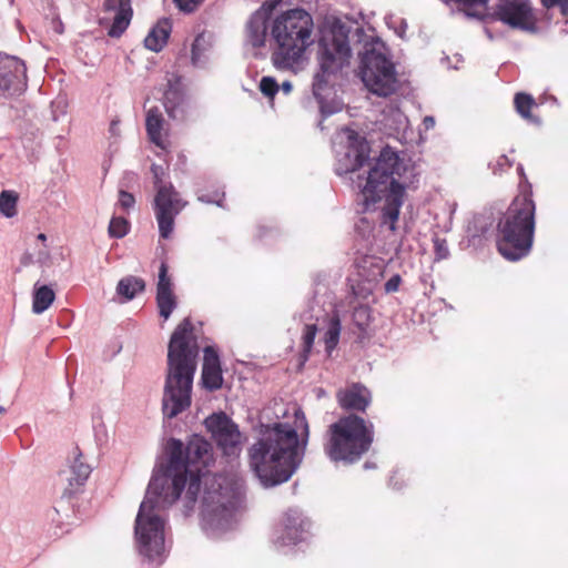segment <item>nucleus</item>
<instances>
[{"instance_id": "a19ab883", "label": "nucleus", "mask_w": 568, "mask_h": 568, "mask_svg": "<svg viewBox=\"0 0 568 568\" xmlns=\"http://www.w3.org/2000/svg\"><path fill=\"white\" fill-rule=\"evenodd\" d=\"M49 258H50V254H49L48 250L42 248L38 252L36 262L39 263L40 265H45L48 263Z\"/></svg>"}, {"instance_id": "39448f33", "label": "nucleus", "mask_w": 568, "mask_h": 568, "mask_svg": "<svg viewBox=\"0 0 568 568\" xmlns=\"http://www.w3.org/2000/svg\"><path fill=\"white\" fill-rule=\"evenodd\" d=\"M192 331L191 320L186 317L178 325L169 343L162 399V410L168 418H174L191 405L197 357V346L190 342Z\"/></svg>"}, {"instance_id": "c756f323", "label": "nucleus", "mask_w": 568, "mask_h": 568, "mask_svg": "<svg viewBox=\"0 0 568 568\" xmlns=\"http://www.w3.org/2000/svg\"><path fill=\"white\" fill-rule=\"evenodd\" d=\"M369 312H371V310L367 305H364V304L355 305L353 307V315H352L354 324L357 327L363 329L368 324Z\"/></svg>"}, {"instance_id": "72a5a7b5", "label": "nucleus", "mask_w": 568, "mask_h": 568, "mask_svg": "<svg viewBox=\"0 0 568 568\" xmlns=\"http://www.w3.org/2000/svg\"><path fill=\"white\" fill-rule=\"evenodd\" d=\"M224 191L215 190L212 193L197 192V200L206 204H215L220 207L223 206Z\"/></svg>"}, {"instance_id": "423d86ee", "label": "nucleus", "mask_w": 568, "mask_h": 568, "mask_svg": "<svg viewBox=\"0 0 568 568\" xmlns=\"http://www.w3.org/2000/svg\"><path fill=\"white\" fill-rule=\"evenodd\" d=\"M351 28L337 21L318 41L317 60L320 70L315 73L312 92L316 99L323 119L338 112L341 106L328 103L333 83L331 78L349 64L352 48L349 45Z\"/></svg>"}, {"instance_id": "09e8293b", "label": "nucleus", "mask_w": 568, "mask_h": 568, "mask_svg": "<svg viewBox=\"0 0 568 568\" xmlns=\"http://www.w3.org/2000/svg\"><path fill=\"white\" fill-rule=\"evenodd\" d=\"M389 485L395 488V489H399L400 487L397 486V481L395 480V475L390 477L389 479Z\"/></svg>"}, {"instance_id": "1a4fd4ad", "label": "nucleus", "mask_w": 568, "mask_h": 568, "mask_svg": "<svg viewBox=\"0 0 568 568\" xmlns=\"http://www.w3.org/2000/svg\"><path fill=\"white\" fill-rule=\"evenodd\" d=\"M358 75L372 93L388 97L396 90L397 78L393 62L386 55L385 44L369 38L358 52Z\"/></svg>"}, {"instance_id": "4c0bfd02", "label": "nucleus", "mask_w": 568, "mask_h": 568, "mask_svg": "<svg viewBox=\"0 0 568 568\" xmlns=\"http://www.w3.org/2000/svg\"><path fill=\"white\" fill-rule=\"evenodd\" d=\"M400 283H402L400 275L399 274H394L385 283V285H384L385 292L386 293H395V292H397L398 288H399Z\"/></svg>"}, {"instance_id": "c85d7f7f", "label": "nucleus", "mask_w": 568, "mask_h": 568, "mask_svg": "<svg viewBox=\"0 0 568 568\" xmlns=\"http://www.w3.org/2000/svg\"><path fill=\"white\" fill-rule=\"evenodd\" d=\"M129 222L124 217L113 216L109 224V235L114 239H122L129 233Z\"/></svg>"}, {"instance_id": "6ab92c4d", "label": "nucleus", "mask_w": 568, "mask_h": 568, "mask_svg": "<svg viewBox=\"0 0 568 568\" xmlns=\"http://www.w3.org/2000/svg\"><path fill=\"white\" fill-rule=\"evenodd\" d=\"M164 108L170 119L176 122H184L190 116V103L184 92L172 84L164 93Z\"/></svg>"}, {"instance_id": "8fccbe9b", "label": "nucleus", "mask_w": 568, "mask_h": 568, "mask_svg": "<svg viewBox=\"0 0 568 568\" xmlns=\"http://www.w3.org/2000/svg\"><path fill=\"white\" fill-rule=\"evenodd\" d=\"M364 468L365 469H374V468H376V465L374 463H372V462H366L364 464Z\"/></svg>"}, {"instance_id": "c03bdc74", "label": "nucleus", "mask_w": 568, "mask_h": 568, "mask_svg": "<svg viewBox=\"0 0 568 568\" xmlns=\"http://www.w3.org/2000/svg\"><path fill=\"white\" fill-rule=\"evenodd\" d=\"M109 131H110V133L112 135H118L119 134V121L118 120H112L111 121Z\"/></svg>"}, {"instance_id": "3c124183", "label": "nucleus", "mask_w": 568, "mask_h": 568, "mask_svg": "<svg viewBox=\"0 0 568 568\" xmlns=\"http://www.w3.org/2000/svg\"><path fill=\"white\" fill-rule=\"evenodd\" d=\"M517 170H518V173L520 174V176H521L523 179H526V175H525V173H524V168H523V165H521V164H519V165L517 166Z\"/></svg>"}, {"instance_id": "b1692460", "label": "nucleus", "mask_w": 568, "mask_h": 568, "mask_svg": "<svg viewBox=\"0 0 568 568\" xmlns=\"http://www.w3.org/2000/svg\"><path fill=\"white\" fill-rule=\"evenodd\" d=\"M55 293L49 285L34 284L32 294V312L42 314L54 302Z\"/></svg>"}, {"instance_id": "bb28decb", "label": "nucleus", "mask_w": 568, "mask_h": 568, "mask_svg": "<svg viewBox=\"0 0 568 568\" xmlns=\"http://www.w3.org/2000/svg\"><path fill=\"white\" fill-rule=\"evenodd\" d=\"M18 195L13 191H2L0 193V213L6 217L17 215Z\"/></svg>"}, {"instance_id": "9d476101", "label": "nucleus", "mask_w": 568, "mask_h": 568, "mask_svg": "<svg viewBox=\"0 0 568 568\" xmlns=\"http://www.w3.org/2000/svg\"><path fill=\"white\" fill-rule=\"evenodd\" d=\"M151 172L156 190L153 206L159 233L162 239H169L173 232L174 220L185 206V202L171 183H163L164 170L161 165L152 164Z\"/></svg>"}, {"instance_id": "37998d69", "label": "nucleus", "mask_w": 568, "mask_h": 568, "mask_svg": "<svg viewBox=\"0 0 568 568\" xmlns=\"http://www.w3.org/2000/svg\"><path fill=\"white\" fill-rule=\"evenodd\" d=\"M352 295L354 298H358V297L365 298L367 296V294L363 293V288L356 287L354 285L352 286Z\"/></svg>"}, {"instance_id": "f3484780", "label": "nucleus", "mask_w": 568, "mask_h": 568, "mask_svg": "<svg viewBox=\"0 0 568 568\" xmlns=\"http://www.w3.org/2000/svg\"><path fill=\"white\" fill-rule=\"evenodd\" d=\"M371 392L359 383H354L337 393V402L345 410L364 412L371 404Z\"/></svg>"}, {"instance_id": "7c9ffc66", "label": "nucleus", "mask_w": 568, "mask_h": 568, "mask_svg": "<svg viewBox=\"0 0 568 568\" xmlns=\"http://www.w3.org/2000/svg\"><path fill=\"white\" fill-rule=\"evenodd\" d=\"M204 43L205 39L203 34H199L192 43L191 61L194 67H200L202 64V55L205 51Z\"/></svg>"}, {"instance_id": "ea45409f", "label": "nucleus", "mask_w": 568, "mask_h": 568, "mask_svg": "<svg viewBox=\"0 0 568 568\" xmlns=\"http://www.w3.org/2000/svg\"><path fill=\"white\" fill-rule=\"evenodd\" d=\"M541 3L546 8L559 6L561 13L568 16V0H541Z\"/></svg>"}, {"instance_id": "f257e3e1", "label": "nucleus", "mask_w": 568, "mask_h": 568, "mask_svg": "<svg viewBox=\"0 0 568 568\" xmlns=\"http://www.w3.org/2000/svg\"><path fill=\"white\" fill-rule=\"evenodd\" d=\"M165 453L168 460L155 465L134 523L140 555L156 566L165 558L164 513L181 497L186 483V507H191L204 479L202 527L211 537L232 527L244 497L240 484L207 470L213 460L212 446L202 436L193 435L186 446L171 438Z\"/></svg>"}, {"instance_id": "412c9836", "label": "nucleus", "mask_w": 568, "mask_h": 568, "mask_svg": "<svg viewBox=\"0 0 568 568\" xmlns=\"http://www.w3.org/2000/svg\"><path fill=\"white\" fill-rule=\"evenodd\" d=\"M171 31V20L169 18L160 19L145 37V48L153 52H160L166 44Z\"/></svg>"}, {"instance_id": "a18cd8bd", "label": "nucleus", "mask_w": 568, "mask_h": 568, "mask_svg": "<svg viewBox=\"0 0 568 568\" xmlns=\"http://www.w3.org/2000/svg\"><path fill=\"white\" fill-rule=\"evenodd\" d=\"M34 262L36 261H33L32 255L30 253H24L23 256L21 257V264L24 266H28Z\"/></svg>"}, {"instance_id": "0eeeda50", "label": "nucleus", "mask_w": 568, "mask_h": 568, "mask_svg": "<svg viewBox=\"0 0 568 568\" xmlns=\"http://www.w3.org/2000/svg\"><path fill=\"white\" fill-rule=\"evenodd\" d=\"M536 205L530 193L517 196L497 224V248L508 261H518L531 250Z\"/></svg>"}, {"instance_id": "473e14b6", "label": "nucleus", "mask_w": 568, "mask_h": 568, "mask_svg": "<svg viewBox=\"0 0 568 568\" xmlns=\"http://www.w3.org/2000/svg\"><path fill=\"white\" fill-rule=\"evenodd\" d=\"M258 88L261 92L270 99H273L280 90V85L273 77H263Z\"/></svg>"}, {"instance_id": "a878e982", "label": "nucleus", "mask_w": 568, "mask_h": 568, "mask_svg": "<svg viewBox=\"0 0 568 568\" xmlns=\"http://www.w3.org/2000/svg\"><path fill=\"white\" fill-rule=\"evenodd\" d=\"M317 333V326L315 324L305 325L303 336H302V353L300 355L301 366L305 364V362L310 358L314 341Z\"/></svg>"}, {"instance_id": "2f4dec72", "label": "nucleus", "mask_w": 568, "mask_h": 568, "mask_svg": "<svg viewBox=\"0 0 568 568\" xmlns=\"http://www.w3.org/2000/svg\"><path fill=\"white\" fill-rule=\"evenodd\" d=\"M445 3L454 2L460 10L465 12L467 17H478V14L471 10L476 6H485L488 0H443Z\"/></svg>"}, {"instance_id": "5701e85b", "label": "nucleus", "mask_w": 568, "mask_h": 568, "mask_svg": "<svg viewBox=\"0 0 568 568\" xmlns=\"http://www.w3.org/2000/svg\"><path fill=\"white\" fill-rule=\"evenodd\" d=\"M342 332V320L339 316V313L337 310H334L331 314L328 322H327V328L324 334V345H325V352L328 356L332 355V352L336 348L339 336Z\"/></svg>"}, {"instance_id": "58836bf2", "label": "nucleus", "mask_w": 568, "mask_h": 568, "mask_svg": "<svg viewBox=\"0 0 568 568\" xmlns=\"http://www.w3.org/2000/svg\"><path fill=\"white\" fill-rule=\"evenodd\" d=\"M435 254L438 260L447 258L449 255V250L447 247L445 240H436L435 241Z\"/></svg>"}, {"instance_id": "49530a36", "label": "nucleus", "mask_w": 568, "mask_h": 568, "mask_svg": "<svg viewBox=\"0 0 568 568\" xmlns=\"http://www.w3.org/2000/svg\"><path fill=\"white\" fill-rule=\"evenodd\" d=\"M281 89H282L286 94H288V93L292 91L293 85H292V83H291L290 81H284V82L282 83V85H281Z\"/></svg>"}, {"instance_id": "393cba45", "label": "nucleus", "mask_w": 568, "mask_h": 568, "mask_svg": "<svg viewBox=\"0 0 568 568\" xmlns=\"http://www.w3.org/2000/svg\"><path fill=\"white\" fill-rule=\"evenodd\" d=\"M144 280L133 275L122 277L116 285L118 295L122 296L125 301L133 300L138 294L144 292Z\"/></svg>"}, {"instance_id": "cd10ccee", "label": "nucleus", "mask_w": 568, "mask_h": 568, "mask_svg": "<svg viewBox=\"0 0 568 568\" xmlns=\"http://www.w3.org/2000/svg\"><path fill=\"white\" fill-rule=\"evenodd\" d=\"M516 111L526 120L535 121L530 109L535 104V101L531 95L527 93L519 92L515 95L514 99Z\"/></svg>"}, {"instance_id": "ddd939ff", "label": "nucleus", "mask_w": 568, "mask_h": 568, "mask_svg": "<svg viewBox=\"0 0 568 568\" xmlns=\"http://www.w3.org/2000/svg\"><path fill=\"white\" fill-rule=\"evenodd\" d=\"M27 89V68L22 60L10 58L0 63V92L4 98L22 94Z\"/></svg>"}, {"instance_id": "864d4df0", "label": "nucleus", "mask_w": 568, "mask_h": 568, "mask_svg": "<svg viewBox=\"0 0 568 568\" xmlns=\"http://www.w3.org/2000/svg\"><path fill=\"white\" fill-rule=\"evenodd\" d=\"M402 24H403V30H405L407 28V23L405 21H402Z\"/></svg>"}, {"instance_id": "20e7f679", "label": "nucleus", "mask_w": 568, "mask_h": 568, "mask_svg": "<svg viewBox=\"0 0 568 568\" xmlns=\"http://www.w3.org/2000/svg\"><path fill=\"white\" fill-rule=\"evenodd\" d=\"M280 3L281 0L266 1L251 16L246 27L247 41L254 48H262L270 31L274 68L296 71L306 49L314 42L313 18L304 9L297 8L282 12L270 22L273 10Z\"/></svg>"}, {"instance_id": "9b49d317", "label": "nucleus", "mask_w": 568, "mask_h": 568, "mask_svg": "<svg viewBox=\"0 0 568 568\" xmlns=\"http://www.w3.org/2000/svg\"><path fill=\"white\" fill-rule=\"evenodd\" d=\"M205 427L224 456L235 459L242 450V434L239 426L224 412L206 417Z\"/></svg>"}, {"instance_id": "a211bd4d", "label": "nucleus", "mask_w": 568, "mask_h": 568, "mask_svg": "<svg viewBox=\"0 0 568 568\" xmlns=\"http://www.w3.org/2000/svg\"><path fill=\"white\" fill-rule=\"evenodd\" d=\"M202 384L205 389L211 392L220 389L223 384L220 357L212 346L204 348Z\"/></svg>"}, {"instance_id": "f8f14e48", "label": "nucleus", "mask_w": 568, "mask_h": 568, "mask_svg": "<svg viewBox=\"0 0 568 568\" xmlns=\"http://www.w3.org/2000/svg\"><path fill=\"white\" fill-rule=\"evenodd\" d=\"M493 18L513 29H535L532 8L529 0H499Z\"/></svg>"}, {"instance_id": "e433bc0d", "label": "nucleus", "mask_w": 568, "mask_h": 568, "mask_svg": "<svg viewBox=\"0 0 568 568\" xmlns=\"http://www.w3.org/2000/svg\"><path fill=\"white\" fill-rule=\"evenodd\" d=\"M513 165V162L508 159L507 155H500L496 163L491 165V170L494 174H500L505 170L509 169Z\"/></svg>"}, {"instance_id": "c9c22d12", "label": "nucleus", "mask_w": 568, "mask_h": 568, "mask_svg": "<svg viewBox=\"0 0 568 568\" xmlns=\"http://www.w3.org/2000/svg\"><path fill=\"white\" fill-rule=\"evenodd\" d=\"M176 8L184 13L194 12L204 0H173Z\"/></svg>"}, {"instance_id": "603ef678", "label": "nucleus", "mask_w": 568, "mask_h": 568, "mask_svg": "<svg viewBox=\"0 0 568 568\" xmlns=\"http://www.w3.org/2000/svg\"><path fill=\"white\" fill-rule=\"evenodd\" d=\"M38 240H40V241L44 242V241L47 240L45 234L40 233V234L38 235Z\"/></svg>"}, {"instance_id": "aec40b11", "label": "nucleus", "mask_w": 568, "mask_h": 568, "mask_svg": "<svg viewBox=\"0 0 568 568\" xmlns=\"http://www.w3.org/2000/svg\"><path fill=\"white\" fill-rule=\"evenodd\" d=\"M72 455L68 469L63 471L69 483L70 491H74L78 487L83 486L92 471L91 466L82 460V453L78 447L73 449Z\"/></svg>"}, {"instance_id": "7ed1b4c3", "label": "nucleus", "mask_w": 568, "mask_h": 568, "mask_svg": "<svg viewBox=\"0 0 568 568\" xmlns=\"http://www.w3.org/2000/svg\"><path fill=\"white\" fill-rule=\"evenodd\" d=\"M294 417V425H261L260 437L248 449L250 467L264 488L288 481L302 464L308 424L301 409Z\"/></svg>"}, {"instance_id": "dca6fc26", "label": "nucleus", "mask_w": 568, "mask_h": 568, "mask_svg": "<svg viewBox=\"0 0 568 568\" xmlns=\"http://www.w3.org/2000/svg\"><path fill=\"white\" fill-rule=\"evenodd\" d=\"M156 304L160 316L168 320L176 307V300L172 290V282L168 275V264L162 262L159 267V282L156 285Z\"/></svg>"}, {"instance_id": "2eb2a0df", "label": "nucleus", "mask_w": 568, "mask_h": 568, "mask_svg": "<svg viewBox=\"0 0 568 568\" xmlns=\"http://www.w3.org/2000/svg\"><path fill=\"white\" fill-rule=\"evenodd\" d=\"M103 11L113 12V21L108 31L111 38L121 37L130 26L133 17L131 0H104Z\"/></svg>"}, {"instance_id": "6e6552de", "label": "nucleus", "mask_w": 568, "mask_h": 568, "mask_svg": "<svg viewBox=\"0 0 568 568\" xmlns=\"http://www.w3.org/2000/svg\"><path fill=\"white\" fill-rule=\"evenodd\" d=\"M373 440V424L349 414L328 426L324 452L332 462L354 464L369 450Z\"/></svg>"}, {"instance_id": "79ce46f5", "label": "nucleus", "mask_w": 568, "mask_h": 568, "mask_svg": "<svg viewBox=\"0 0 568 568\" xmlns=\"http://www.w3.org/2000/svg\"><path fill=\"white\" fill-rule=\"evenodd\" d=\"M423 124L425 126L426 130H430L435 126V119L430 115H427L424 118L423 120Z\"/></svg>"}, {"instance_id": "4be33fe9", "label": "nucleus", "mask_w": 568, "mask_h": 568, "mask_svg": "<svg viewBox=\"0 0 568 568\" xmlns=\"http://www.w3.org/2000/svg\"><path fill=\"white\" fill-rule=\"evenodd\" d=\"M164 119L159 108L154 106L148 110L145 118V129L148 136L156 146L164 149L165 139L162 133Z\"/></svg>"}, {"instance_id": "4468645a", "label": "nucleus", "mask_w": 568, "mask_h": 568, "mask_svg": "<svg viewBox=\"0 0 568 568\" xmlns=\"http://www.w3.org/2000/svg\"><path fill=\"white\" fill-rule=\"evenodd\" d=\"M310 521L298 509H288L283 519V527L276 531L273 542L276 547L296 545L305 539Z\"/></svg>"}, {"instance_id": "5fc2aeb1", "label": "nucleus", "mask_w": 568, "mask_h": 568, "mask_svg": "<svg viewBox=\"0 0 568 568\" xmlns=\"http://www.w3.org/2000/svg\"><path fill=\"white\" fill-rule=\"evenodd\" d=\"M4 412V407L0 406V413Z\"/></svg>"}, {"instance_id": "f03ea898", "label": "nucleus", "mask_w": 568, "mask_h": 568, "mask_svg": "<svg viewBox=\"0 0 568 568\" xmlns=\"http://www.w3.org/2000/svg\"><path fill=\"white\" fill-rule=\"evenodd\" d=\"M335 165L338 176L348 175L354 189L364 195L366 209L384 200L382 216L395 230L405 190L410 184L414 169L389 146L384 148L367 174L357 173L369 159V144L355 130L344 128L334 140Z\"/></svg>"}, {"instance_id": "f704fd0d", "label": "nucleus", "mask_w": 568, "mask_h": 568, "mask_svg": "<svg viewBox=\"0 0 568 568\" xmlns=\"http://www.w3.org/2000/svg\"><path fill=\"white\" fill-rule=\"evenodd\" d=\"M118 203L123 211L129 212L135 205V197L132 193L120 189Z\"/></svg>"}, {"instance_id": "de8ad7c7", "label": "nucleus", "mask_w": 568, "mask_h": 568, "mask_svg": "<svg viewBox=\"0 0 568 568\" xmlns=\"http://www.w3.org/2000/svg\"><path fill=\"white\" fill-rule=\"evenodd\" d=\"M355 34L357 36L359 41H362L363 37H366L365 33H364V30L362 28H356L355 29Z\"/></svg>"}]
</instances>
